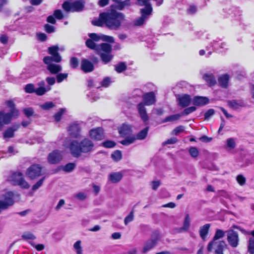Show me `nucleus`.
Masks as SVG:
<instances>
[{
	"label": "nucleus",
	"instance_id": "obj_35",
	"mask_svg": "<svg viewBox=\"0 0 254 254\" xmlns=\"http://www.w3.org/2000/svg\"><path fill=\"white\" fill-rule=\"evenodd\" d=\"M123 138H125V139L121 141L120 142L122 144L126 146H128L133 143L135 141V135L123 137Z\"/></svg>",
	"mask_w": 254,
	"mask_h": 254
},
{
	"label": "nucleus",
	"instance_id": "obj_44",
	"mask_svg": "<svg viewBox=\"0 0 254 254\" xmlns=\"http://www.w3.org/2000/svg\"><path fill=\"white\" fill-rule=\"evenodd\" d=\"M46 177H43L41 178L38 181H37L32 187V190L33 191H36L39 189L43 184L45 180Z\"/></svg>",
	"mask_w": 254,
	"mask_h": 254
},
{
	"label": "nucleus",
	"instance_id": "obj_52",
	"mask_svg": "<svg viewBox=\"0 0 254 254\" xmlns=\"http://www.w3.org/2000/svg\"><path fill=\"white\" fill-rule=\"evenodd\" d=\"M79 61L76 57H72L70 59V65L72 68H76L78 66Z\"/></svg>",
	"mask_w": 254,
	"mask_h": 254
},
{
	"label": "nucleus",
	"instance_id": "obj_13",
	"mask_svg": "<svg viewBox=\"0 0 254 254\" xmlns=\"http://www.w3.org/2000/svg\"><path fill=\"white\" fill-rule=\"evenodd\" d=\"M90 137L96 140H100L104 138L103 129L102 127H97L91 129L89 131Z\"/></svg>",
	"mask_w": 254,
	"mask_h": 254
},
{
	"label": "nucleus",
	"instance_id": "obj_64",
	"mask_svg": "<svg viewBox=\"0 0 254 254\" xmlns=\"http://www.w3.org/2000/svg\"><path fill=\"white\" fill-rule=\"evenodd\" d=\"M45 30L48 33H51L55 32V28L54 26L46 24L44 26Z\"/></svg>",
	"mask_w": 254,
	"mask_h": 254
},
{
	"label": "nucleus",
	"instance_id": "obj_19",
	"mask_svg": "<svg viewBox=\"0 0 254 254\" xmlns=\"http://www.w3.org/2000/svg\"><path fill=\"white\" fill-rule=\"evenodd\" d=\"M192 101L195 106H203L209 103V99L206 97L197 96L192 99Z\"/></svg>",
	"mask_w": 254,
	"mask_h": 254
},
{
	"label": "nucleus",
	"instance_id": "obj_38",
	"mask_svg": "<svg viewBox=\"0 0 254 254\" xmlns=\"http://www.w3.org/2000/svg\"><path fill=\"white\" fill-rule=\"evenodd\" d=\"M115 69L118 73H122L127 69V65L124 62H120L115 65Z\"/></svg>",
	"mask_w": 254,
	"mask_h": 254
},
{
	"label": "nucleus",
	"instance_id": "obj_21",
	"mask_svg": "<svg viewBox=\"0 0 254 254\" xmlns=\"http://www.w3.org/2000/svg\"><path fill=\"white\" fill-rule=\"evenodd\" d=\"M145 104L143 102H141L137 105V108L140 117L142 120L145 122L148 120V117L146 113V108L144 106Z\"/></svg>",
	"mask_w": 254,
	"mask_h": 254
},
{
	"label": "nucleus",
	"instance_id": "obj_28",
	"mask_svg": "<svg viewBox=\"0 0 254 254\" xmlns=\"http://www.w3.org/2000/svg\"><path fill=\"white\" fill-rule=\"evenodd\" d=\"M203 78L209 86H212L216 83L215 78L212 73H205L203 76Z\"/></svg>",
	"mask_w": 254,
	"mask_h": 254
},
{
	"label": "nucleus",
	"instance_id": "obj_33",
	"mask_svg": "<svg viewBox=\"0 0 254 254\" xmlns=\"http://www.w3.org/2000/svg\"><path fill=\"white\" fill-rule=\"evenodd\" d=\"M149 130V127H146L140 131L136 135L135 138L136 140H143L145 139L147 135Z\"/></svg>",
	"mask_w": 254,
	"mask_h": 254
},
{
	"label": "nucleus",
	"instance_id": "obj_16",
	"mask_svg": "<svg viewBox=\"0 0 254 254\" xmlns=\"http://www.w3.org/2000/svg\"><path fill=\"white\" fill-rule=\"evenodd\" d=\"M119 132L121 136L127 137L132 135H134L132 133V130L129 125L126 124H124L119 128Z\"/></svg>",
	"mask_w": 254,
	"mask_h": 254
},
{
	"label": "nucleus",
	"instance_id": "obj_49",
	"mask_svg": "<svg viewBox=\"0 0 254 254\" xmlns=\"http://www.w3.org/2000/svg\"><path fill=\"white\" fill-rule=\"evenodd\" d=\"M68 74L66 73H59L56 76L57 81L58 83L62 82L64 80L67 78Z\"/></svg>",
	"mask_w": 254,
	"mask_h": 254
},
{
	"label": "nucleus",
	"instance_id": "obj_8",
	"mask_svg": "<svg viewBox=\"0 0 254 254\" xmlns=\"http://www.w3.org/2000/svg\"><path fill=\"white\" fill-rule=\"evenodd\" d=\"M226 244L224 241H211L208 244L207 250L211 252L214 250L215 254H223V251Z\"/></svg>",
	"mask_w": 254,
	"mask_h": 254
},
{
	"label": "nucleus",
	"instance_id": "obj_10",
	"mask_svg": "<svg viewBox=\"0 0 254 254\" xmlns=\"http://www.w3.org/2000/svg\"><path fill=\"white\" fill-rule=\"evenodd\" d=\"M63 159L62 151L56 149L50 153L47 159L48 162L52 164H56L60 162Z\"/></svg>",
	"mask_w": 254,
	"mask_h": 254
},
{
	"label": "nucleus",
	"instance_id": "obj_36",
	"mask_svg": "<svg viewBox=\"0 0 254 254\" xmlns=\"http://www.w3.org/2000/svg\"><path fill=\"white\" fill-rule=\"evenodd\" d=\"M181 117V115L180 114H177L172 115L166 117L163 121L162 123H167L169 122H174L179 120Z\"/></svg>",
	"mask_w": 254,
	"mask_h": 254
},
{
	"label": "nucleus",
	"instance_id": "obj_62",
	"mask_svg": "<svg viewBox=\"0 0 254 254\" xmlns=\"http://www.w3.org/2000/svg\"><path fill=\"white\" fill-rule=\"evenodd\" d=\"M23 112L27 117L29 118L33 115L34 110L32 108H27L23 110Z\"/></svg>",
	"mask_w": 254,
	"mask_h": 254
},
{
	"label": "nucleus",
	"instance_id": "obj_17",
	"mask_svg": "<svg viewBox=\"0 0 254 254\" xmlns=\"http://www.w3.org/2000/svg\"><path fill=\"white\" fill-rule=\"evenodd\" d=\"M115 3L112 5L113 8L122 10L125 8L129 6L130 5V1L129 0H113Z\"/></svg>",
	"mask_w": 254,
	"mask_h": 254
},
{
	"label": "nucleus",
	"instance_id": "obj_31",
	"mask_svg": "<svg viewBox=\"0 0 254 254\" xmlns=\"http://www.w3.org/2000/svg\"><path fill=\"white\" fill-rule=\"evenodd\" d=\"M229 76L228 74H224L219 77L218 82L219 85L223 88H227L228 85Z\"/></svg>",
	"mask_w": 254,
	"mask_h": 254
},
{
	"label": "nucleus",
	"instance_id": "obj_42",
	"mask_svg": "<svg viewBox=\"0 0 254 254\" xmlns=\"http://www.w3.org/2000/svg\"><path fill=\"white\" fill-rule=\"evenodd\" d=\"M190 225V218L188 214H187L185 218V220L183 224V226L181 228L182 230L184 231H188L189 229Z\"/></svg>",
	"mask_w": 254,
	"mask_h": 254
},
{
	"label": "nucleus",
	"instance_id": "obj_61",
	"mask_svg": "<svg viewBox=\"0 0 254 254\" xmlns=\"http://www.w3.org/2000/svg\"><path fill=\"white\" fill-rule=\"evenodd\" d=\"M29 243L34 248H35L38 251H41L44 249L45 247L43 244H35L32 241L29 242Z\"/></svg>",
	"mask_w": 254,
	"mask_h": 254
},
{
	"label": "nucleus",
	"instance_id": "obj_63",
	"mask_svg": "<svg viewBox=\"0 0 254 254\" xmlns=\"http://www.w3.org/2000/svg\"><path fill=\"white\" fill-rule=\"evenodd\" d=\"M53 15L58 19H62L64 17L62 11L60 9H57L54 11Z\"/></svg>",
	"mask_w": 254,
	"mask_h": 254
},
{
	"label": "nucleus",
	"instance_id": "obj_11",
	"mask_svg": "<svg viewBox=\"0 0 254 254\" xmlns=\"http://www.w3.org/2000/svg\"><path fill=\"white\" fill-rule=\"evenodd\" d=\"M227 233V241L229 245L233 248L237 247L239 244V241L238 232L233 230H229Z\"/></svg>",
	"mask_w": 254,
	"mask_h": 254
},
{
	"label": "nucleus",
	"instance_id": "obj_43",
	"mask_svg": "<svg viewBox=\"0 0 254 254\" xmlns=\"http://www.w3.org/2000/svg\"><path fill=\"white\" fill-rule=\"evenodd\" d=\"M112 158L115 161H120L122 158V152L120 150H116L111 154Z\"/></svg>",
	"mask_w": 254,
	"mask_h": 254
},
{
	"label": "nucleus",
	"instance_id": "obj_14",
	"mask_svg": "<svg viewBox=\"0 0 254 254\" xmlns=\"http://www.w3.org/2000/svg\"><path fill=\"white\" fill-rule=\"evenodd\" d=\"M54 60H51L49 63H44L47 65V69L52 74H57L62 70V66L60 64L53 63Z\"/></svg>",
	"mask_w": 254,
	"mask_h": 254
},
{
	"label": "nucleus",
	"instance_id": "obj_41",
	"mask_svg": "<svg viewBox=\"0 0 254 254\" xmlns=\"http://www.w3.org/2000/svg\"><path fill=\"white\" fill-rule=\"evenodd\" d=\"M75 167V164L73 163H69L64 166H62V170L65 172H70Z\"/></svg>",
	"mask_w": 254,
	"mask_h": 254
},
{
	"label": "nucleus",
	"instance_id": "obj_20",
	"mask_svg": "<svg viewBox=\"0 0 254 254\" xmlns=\"http://www.w3.org/2000/svg\"><path fill=\"white\" fill-rule=\"evenodd\" d=\"M179 105L182 108L189 106L191 103L190 96L187 94L180 96L178 97Z\"/></svg>",
	"mask_w": 254,
	"mask_h": 254
},
{
	"label": "nucleus",
	"instance_id": "obj_3",
	"mask_svg": "<svg viewBox=\"0 0 254 254\" xmlns=\"http://www.w3.org/2000/svg\"><path fill=\"white\" fill-rule=\"evenodd\" d=\"M20 199L19 193L14 191H7L3 195V200H0V210L7 209Z\"/></svg>",
	"mask_w": 254,
	"mask_h": 254
},
{
	"label": "nucleus",
	"instance_id": "obj_12",
	"mask_svg": "<svg viewBox=\"0 0 254 254\" xmlns=\"http://www.w3.org/2000/svg\"><path fill=\"white\" fill-rule=\"evenodd\" d=\"M15 117L9 113H5L4 111H0V130L4 125L9 124L12 117Z\"/></svg>",
	"mask_w": 254,
	"mask_h": 254
},
{
	"label": "nucleus",
	"instance_id": "obj_32",
	"mask_svg": "<svg viewBox=\"0 0 254 254\" xmlns=\"http://www.w3.org/2000/svg\"><path fill=\"white\" fill-rule=\"evenodd\" d=\"M104 64H107L110 62L113 58V55L111 53H100L98 54Z\"/></svg>",
	"mask_w": 254,
	"mask_h": 254
},
{
	"label": "nucleus",
	"instance_id": "obj_55",
	"mask_svg": "<svg viewBox=\"0 0 254 254\" xmlns=\"http://www.w3.org/2000/svg\"><path fill=\"white\" fill-rule=\"evenodd\" d=\"M184 131V127L183 126H180L176 127L172 131V134L173 135H177L179 133L183 132Z\"/></svg>",
	"mask_w": 254,
	"mask_h": 254
},
{
	"label": "nucleus",
	"instance_id": "obj_5",
	"mask_svg": "<svg viewBox=\"0 0 254 254\" xmlns=\"http://www.w3.org/2000/svg\"><path fill=\"white\" fill-rule=\"evenodd\" d=\"M59 47L58 46H53L48 49V53L52 56H46L44 58V63H49L51 60H54V62L59 63L62 61V58L58 53Z\"/></svg>",
	"mask_w": 254,
	"mask_h": 254
},
{
	"label": "nucleus",
	"instance_id": "obj_15",
	"mask_svg": "<svg viewBox=\"0 0 254 254\" xmlns=\"http://www.w3.org/2000/svg\"><path fill=\"white\" fill-rule=\"evenodd\" d=\"M142 98L144 104L146 106L153 105L156 102V97L153 92L146 93L143 95Z\"/></svg>",
	"mask_w": 254,
	"mask_h": 254
},
{
	"label": "nucleus",
	"instance_id": "obj_34",
	"mask_svg": "<svg viewBox=\"0 0 254 254\" xmlns=\"http://www.w3.org/2000/svg\"><path fill=\"white\" fill-rule=\"evenodd\" d=\"M229 105L234 109H238L240 107L244 106V103L240 100H232L229 102Z\"/></svg>",
	"mask_w": 254,
	"mask_h": 254
},
{
	"label": "nucleus",
	"instance_id": "obj_1",
	"mask_svg": "<svg viewBox=\"0 0 254 254\" xmlns=\"http://www.w3.org/2000/svg\"><path fill=\"white\" fill-rule=\"evenodd\" d=\"M125 18V15L115 9L100 14L98 19L92 21L93 25L103 26L104 25L110 30H118Z\"/></svg>",
	"mask_w": 254,
	"mask_h": 254
},
{
	"label": "nucleus",
	"instance_id": "obj_29",
	"mask_svg": "<svg viewBox=\"0 0 254 254\" xmlns=\"http://www.w3.org/2000/svg\"><path fill=\"white\" fill-rule=\"evenodd\" d=\"M123 178V175L120 172H114L109 176V180L113 183L119 182Z\"/></svg>",
	"mask_w": 254,
	"mask_h": 254
},
{
	"label": "nucleus",
	"instance_id": "obj_23",
	"mask_svg": "<svg viewBox=\"0 0 254 254\" xmlns=\"http://www.w3.org/2000/svg\"><path fill=\"white\" fill-rule=\"evenodd\" d=\"M81 128L78 125L73 124L68 127V131L69 134L75 138H78L80 135Z\"/></svg>",
	"mask_w": 254,
	"mask_h": 254
},
{
	"label": "nucleus",
	"instance_id": "obj_53",
	"mask_svg": "<svg viewBox=\"0 0 254 254\" xmlns=\"http://www.w3.org/2000/svg\"><path fill=\"white\" fill-rule=\"evenodd\" d=\"M134 219L133 211L132 210L129 214L126 217L124 220V223L126 225H127L128 223L132 221Z\"/></svg>",
	"mask_w": 254,
	"mask_h": 254
},
{
	"label": "nucleus",
	"instance_id": "obj_6",
	"mask_svg": "<svg viewBox=\"0 0 254 254\" xmlns=\"http://www.w3.org/2000/svg\"><path fill=\"white\" fill-rule=\"evenodd\" d=\"M10 181L14 185L19 186L21 188L28 189L30 188L29 184L25 180L22 173L15 172L10 177Z\"/></svg>",
	"mask_w": 254,
	"mask_h": 254
},
{
	"label": "nucleus",
	"instance_id": "obj_4",
	"mask_svg": "<svg viewBox=\"0 0 254 254\" xmlns=\"http://www.w3.org/2000/svg\"><path fill=\"white\" fill-rule=\"evenodd\" d=\"M85 2L84 0H79L72 2L65 1L63 4V8L66 11L80 12L83 10Z\"/></svg>",
	"mask_w": 254,
	"mask_h": 254
},
{
	"label": "nucleus",
	"instance_id": "obj_30",
	"mask_svg": "<svg viewBox=\"0 0 254 254\" xmlns=\"http://www.w3.org/2000/svg\"><path fill=\"white\" fill-rule=\"evenodd\" d=\"M5 105L10 108V112L13 116L17 117L18 115V111L15 109V104L11 100H7L5 101Z\"/></svg>",
	"mask_w": 254,
	"mask_h": 254
},
{
	"label": "nucleus",
	"instance_id": "obj_47",
	"mask_svg": "<svg viewBox=\"0 0 254 254\" xmlns=\"http://www.w3.org/2000/svg\"><path fill=\"white\" fill-rule=\"evenodd\" d=\"M65 112V109H60L59 111L54 116L55 121L59 122L61 120L62 117Z\"/></svg>",
	"mask_w": 254,
	"mask_h": 254
},
{
	"label": "nucleus",
	"instance_id": "obj_54",
	"mask_svg": "<svg viewBox=\"0 0 254 254\" xmlns=\"http://www.w3.org/2000/svg\"><path fill=\"white\" fill-rule=\"evenodd\" d=\"M24 89L25 92L28 93H35V91L34 85L32 83L27 84Z\"/></svg>",
	"mask_w": 254,
	"mask_h": 254
},
{
	"label": "nucleus",
	"instance_id": "obj_59",
	"mask_svg": "<svg viewBox=\"0 0 254 254\" xmlns=\"http://www.w3.org/2000/svg\"><path fill=\"white\" fill-rule=\"evenodd\" d=\"M89 38L92 39V40L94 41L95 43L96 42H98L101 39V37L99 35H97L96 33H89L88 34Z\"/></svg>",
	"mask_w": 254,
	"mask_h": 254
},
{
	"label": "nucleus",
	"instance_id": "obj_39",
	"mask_svg": "<svg viewBox=\"0 0 254 254\" xmlns=\"http://www.w3.org/2000/svg\"><path fill=\"white\" fill-rule=\"evenodd\" d=\"M51 90V87L47 86L46 88H43L42 87H39L37 88H35V93L39 96H42L44 95L46 92Z\"/></svg>",
	"mask_w": 254,
	"mask_h": 254
},
{
	"label": "nucleus",
	"instance_id": "obj_40",
	"mask_svg": "<svg viewBox=\"0 0 254 254\" xmlns=\"http://www.w3.org/2000/svg\"><path fill=\"white\" fill-rule=\"evenodd\" d=\"M236 146V142L234 138H229L226 140V148L227 150L234 149Z\"/></svg>",
	"mask_w": 254,
	"mask_h": 254
},
{
	"label": "nucleus",
	"instance_id": "obj_24",
	"mask_svg": "<svg viewBox=\"0 0 254 254\" xmlns=\"http://www.w3.org/2000/svg\"><path fill=\"white\" fill-rule=\"evenodd\" d=\"M97 53H111L112 46L108 43H102L98 46Z\"/></svg>",
	"mask_w": 254,
	"mask_h": 254
},
{
	"label": "nucleus",
	"instance_id": "obj_27",
	"mask_svg": "<svg viewBox=\"0 0 254 254\" xmlns=\"http://www.w3.org/2000/svg\"><path fill=\"white\" fill-rule=\"evenodd\" d=\"M210 227V224H206L200 227L199 230L200 237L203 240L205 241L207 235L208 234L209 228Z\"/></svg>",
	"mask_w": 254,
	"mask_h": 254
},
{
	"label": "nucleus",
	"instance_id": "obj_7",
	"mask_svg": "<svg viewBox=\"0 0 254 254\" xmlns=\"http://www.w3.org/2000/svg\"><path fill=\"white\" fill-rule=\"evenodd\" d=\"M141 16L133 21V25L136 26H140L144 24L149 18L152 11L151 6H148L140 9Z\"/></svg>",
	"mask_w": 254,
	"mask_h": 254
},
{
	"label": "nucleus",
	"instance_id": "obj_22",
	"mask_svg": "<svg viewBox=\"0 0 254 254\" xmlns=\"http://www.w3.org/2000/svg\"><path fill=\"white\" fill-rule=\"evenodd\" d=\"M81 68L84 72H90L94 70V65L88 60L83 59L81 61Z\"/></svg>",
	"mask_w": 254,
	"mask_h": 254
},
{
	"label": "nucleus",
	"instance_id": "obj_18",
	"mask_svg": "<svg viewBox=\"0 0 254 254\" xmlns=\"http://www.w3.org/2000/svg\"><path fill=\"white\" fill-rule=\"evenodd\" d=\"M211 47L216 51H219L220 52L224 51V50L227 49V44L224 42H221L220 39H216L214 40L213 42L211 43Z\"/></svg>",
	"mask_w": 254,
	"mask_h": 254
},
{
	"label": "nucleus",
	"instance_id": "obj_58",
	"mask_svg": "<svg viewBox=\"0 0 254 254\" xmlns=\"http://www.w3.org/2000/svg\"><path fill=\"white\" fill-rule=\"evenodd\" d=\"M102 145L106 148H112L116 145V143L111 140H107L102 143Z\"/></svg>",
	"mask_w": 254,
	"mask_h": 254
},
{
	"label": "nucleus",
	"instance_id": "obj_60",
	"mask_svg": "<svg viewBox=\"0 0 254 254\" xmlns=\"http://www.w3.org/2000/svg\"><path fill=\"white\" fill-rule=\"evenodd\" d=\"M215 113V111L213 109H210L208 111H207L204 116L205 120H208L212 116H213Z\"/></svg>",
	"mask_w": 254,
	"mask_h": 254
},
{
	"label": "nucleus",
	"instance_id": "obj_25",
	"mask_svg": "<svg viewBox=\"0 0 254 254\" xmlns=\"http://www.w3.org/2000/svg\"><path fill=\"white\" fill-rule=\"evenodd\" d=\"M156 241L154 239H152L146 242L144 244L142 253L144 254L147 253L154 248L156 245Z\"/></svg>",
	"mask_w": 254,
	"mask_h": 254
},
{
	"label": "nucleus",
	"instance_id": "obj_37",
	"mask_svg": "<svg viewBox=\"0 0 254 254\" xmlns=\"http://www.w3.org/2000/svg\"><path fill=\"white\" fill-rule=\"evenodd\" d=\"M85 44H86V46L88 48H89L91 49L94 50L97 52V49H98L97 48L98 46L99 45L96 44V43L94 41L92 40V39H90V38L87 39L86 41Z\"/></svg>",
	"mask_w": 254,
	"mask_h": 254
},
{
	"label": "nucleus",
	"instance_id": "obj_9",
	"mask_svg": "<svg viewBox=\"0 0 254 254\" xmlns=\"http://www.w3.org/2000/svg\"><path fill=\"white\" fill-rule=\"evenodd\" d=\"M42 167L40 165L33 164L26 171L27 176L31 180H34L41 176Z\"/></svg>",
	"mask_w": 254,
	"mask_h": 254
},
{
	"label": "nucleus",
	"instance_id": "obj_26",
	"mask_svg": "<svg viewBox=\"0 0 254 254\" xmlns=\"http://www.w3.org/2000/svg\"><path fill=\"white\" fill-rule=\"evenodd\" d=\"M19 125H14L12 127H8L4 132V138H12L14 136V132L19 127Z\"/></svg>",
	"mask_w": 254,
	"mask_h": 254
},
{
	"label": "nucleus",
	"instance_id": "obj_48",
	"mask_svg": "<svg viewBox=\"0 0 254 254\" xmlns=\"http://www.w3.org/2000/svg\"><path fill=\"white\" fill-rule=\"evenodd\" d=\"M55 104L52 102H47L41 105V108L45 110H50L55 107Z\"/></svg>",
	"mask_w": 254,
	"mask_h": 254
},
{
	"label": "nucleus",
	"instance_id": "obj_56",
	"mask_svg": "<svg viewBox=\"0 0 254 254\" xmlns=\"http://www.w3.org/2000/svg\"><path fill=\"white\" fill-rule=\"evenodd\" d=\"M189 153L191 157L193 158L196 157L199 154L198 149L195 147H191L189 149Z\"/></svg>",
	"mask_w": 254,
	"mask_h": 254
},
{
	"label": "nucleus",
	"instance_id": "obj_51",
	"mask_svg": "<svg viewBox=\"0 0 254 254\" xmlns=\"http://www.w3.org/2000/svg\"><path fill=\"white\" fill-rule=\"evenodd\" d=\"M248 251L250 254H254V239L253 238L249 239Z\"/></svg>",
	"mask_w": 254,
	"mask_h": 254
},
{
	"label": "nucleus",
	"instance_id": "obj_2",
	"mask_svg": "<svg viewBox=\"0 0 254 254\" xmlns=\"http://www.w3.org/2000/svg\"><path fill=\"white\" fill-rule=\"evenodd\" d=\"M63 145L68 149L71 155L75 158L80 157L82 153L92 151L94 146L92 141L88 138H84L80 142L77 140H67Z\"/></svg>",
	"mask_w": 254,
	"mask_h": 254
},
{
	"label": "nucleus",
	"instance_id": "obj_57",
	"mask_svg": "<svg viewBox=\"0 0 254 254\" xmlns=\"http://www.w3.org/2000/svg\"><path fill=\"white\" fill-rule=\"evenodd\" d=\"M81 242L80 241H78L76 242L74 245L73 247L76 251L77 254H82V249L80 246Z\"/></svg>",
	"mask_w": 254,
	"mask_h": 254
},
{
	"label": "nucleus",
	"instance_id": "obj_50",
	"mask_svg": "<svg viewBox=\"0 0 254 254\" xmlns=\"http://www.w3.org/2000/svg\"><path fill=\"white\" fill-rule=\"evenodd\" d=\"M22 238L23 240H34L36 239V237L31 233L27 232L24 233L22 236Z\"/></svg>",
	"mask_w": 254,
	"mask_h": 254
},
{
	"label": "nucleus",
	"instance_id": "obj_46",
	"mask_svg": "<svg viewBox=\"0 0 254 254\" xmlns=\"http://www.w3.org/2000/svg\"><path fill=\"white\" fill-rule=\"evenodd\" d=\"M196 108L194 106H191L190 107H188L186 108L180 114L181 115V117L185 115H188L190 114L196 110Z\"/></svg>",
	"mask_w": 254,
	"mask_h": 254
},
{
	"label": "nucleus",
	"instance_id": "obj_45",
	"mask_svg": "<svg viewBox=\"0 0 254 254\" xmlns=\"http://www.w3.org/2000/svg\"><path fill=\"white\" fill-rule=\"evenodd\" d=\"M224 236V232L220 230L217 229L216 231L215 234L213 238V241H217L218 239L222 238Z\"/></svg>",
	"mask_w": 254,
	"mask_h": 254
}]
</instances>
